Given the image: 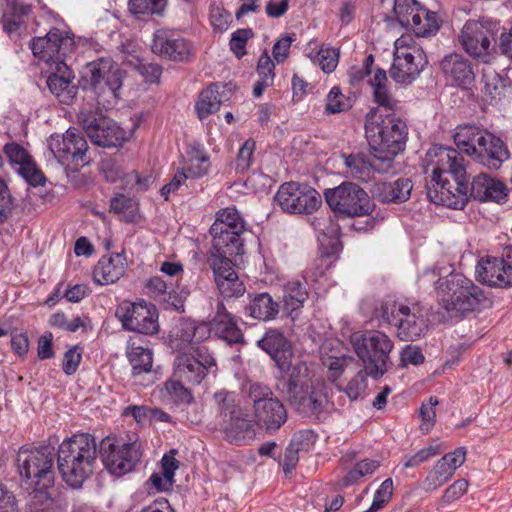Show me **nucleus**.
I'll list each match as a JSON object with an SVG mask.
<instances>
[{"label":"nucleus","instance_id":"obj_1","mask_svg":"<svg viewBox=\"0 0 512 512\" xmlns=\"http://www.w3.org/2000/svg\"><path fill=\"white\" fill-rule=\"evenodd\" d=\"M423 167L431 177L427 185L430 200L437 205L463 209L468 201L469 187L464 158L458 150L433 146L423 159Z\"/></svg>","mask_w":512,"mask_h":512},{"label":"nucleus","instance_id":"obj_2","mask_svg":"<svg viewBox=\"0 0 512 512\" xmlns=\"http://www.w3.org/2000/svg\"><path fill=\"white\" fill-rule=\"evenodd\" d=\"M395 111L386 114L370 112L365 118V135L374 158L382 171L393 168L395 157L405 149L408 129Z\"/></svg>","mask_w":512,"mask_h":512},{"label":"nucleus","instance_id":"obj_3","mask_svg":"<svg viewBox=\"0 0 512 512\" xmlns=\"http://www.w3.org/2000/svg\"><path fill=\"white\" fill-rule=\"evenodd\" d=\"M96 459L95 438L88 433L75 434L59 445L57 467L69 486L80 488L93 473Z\"/></svg>","mask_w":512,"mask_h":512},{"label":"nucleus","instance_id":"obj_4","mask_svg":"<svg viewBox=\"0 0 512 512\" xmlns=\"http://www.w3.org/2000/svg\"><path fill=\"white\" fill-rule=\"evenodd\" d=\"M375 318L396 327L397 337L402 341H415L428 330V319L423 306L418 302L385 298L374 311Z\"/></svg>","mask_w":512,"mask_h":512},{"label":"nucleus","instance_id":"obj_5","mask_svg":"<svg viewBox=\"0 0 512 512\" xmlns=\"http://www.w3.org/2000/svg\"><path fill=\"white\" fill-rule=\"evenodd\" d=\"M350 343L370 377L379 379L388 371L394 343L387 334L380 330L357 331L350 336Z\"/></svg>","mask_w":512,"mask_h":512},{"label":"nucleus","instance_id":"obj_6","mask_svg":"<svg viewBox=\"0 0 512 512\" xmlns=\"http://www.w3.org/2000/svg\"><path fill=\"white\" fill-rule=\"evenodd\" d=\"M217 420L215 427L224 432L232 444H247L255 437V427L240 407L234 393L220 391L213 396Z\"/></svg>","mask_w":512,"mask_h":512},{"label":"nucleus","instance_id":"obj_7","mask_svg":"<svg viewBox=\"0 0 512 512\" xmlns=\"http://www.w3.org/2000/svg\"><path fill=\"white\" fill-rule=\"evenodd\" d=\"M436 288L440 305L450 314L474 311L488 301L484 290L463 274H450Z\"/></svg>","mask_w":512,"mask_h":512},{"label":"nucleus","instance_id":"obj_8","mask_svg":"<svg viewBox=\"0 0 512 512\" xmlns=\"http://www.w3.org/2000/svg\"><path fill=\"white\" fill-rule=\"evenodd\" d=\"M324 197L331 210L340 217H363L371 215L375 210V204L368 193L350 181L326 189Z\"/></svg>","mask_w":512,"mask_h":512},{"label":"nucleus","instance_id":"obj_9","mask_svg":"<svg viewBox=\"0 0 512 512\" xmlns=\"http://www.w3.org/2000/svg\"><path fill=\"white\" fill-rule=\"evenodd\" d=\"M248 397L252 402L255 424L268 433H275L287 421V410L271 388L265 384L252 383Z\"/></svg>","mask_w":512,"mask_h":512},{"label":"nucleus","instance_id":"obj_10","mask_svg":"<svg viewBox=\"0 0 512 512\" xmlns=\"http://www.w3.org/2000/svg\"><path fill=\"white\" fill-rule=\"evenodd\" d=\"M54 448H21L17 455L20 476L31 486L40 489L49 487L53 482Z\"/></svg>","mask_w":512,"mask_h":512},{"label":"nucleus","instance_id":"obj_11","mask_svg":"<svg viewBox=\"0 0 512 512\" xmlns=\"http://www.w3.org/2000/svg\"><path fill=\"white\" fill-rule=\"evenodd\" d=\"M409 35H402L394 43V59L390 76L400 84H410L426 67L428 61L423 49L411 44Z\"/></svg>","mask_w":512,"mask_h":512},{"label":"nucleus","instance_id":"obj_12","mask_svg":"<svg viewBox=\"0 0 512 512\" xmlns=\"http://www.w3.org/2000/svg\"><path fill=\"white\" fill-rule=\"evenodd\" d=\"M497 32V23L468 20L458 35V41L468 55L487 63L495 48Z\"/></svg>","mask_w":512,"mask_h":512},{"label":"nucleus","instance_id":"obj_13","mask_svg":"<svg viewBox=\"0 0 512 512\" xmlns=\"http://www.w3.org/2000/svg\"><path fill=\"white\" fill-rule=\"evenodd\" d=\"M193 352H179L173 362L175 378L186 384L199 385L210 369L216 367V359L206 346L192 348Z\"/></svg>","mask_w":512,"mask_h":512},{"label":"nucleus","instance_id":"obj_14","mask_svg":"<svg viewBox=\"0 0 512 512\" xmlns=\"http://www.w3.org/2000/svg\"><path fill=\"white\" fill-rule=\"evenodd\" d=\"M116 317L128 331L145 335H154L159 331L157 308L144 300L122 302L116 309Z\"/></svg>","mask_w":512,"mask_h":512},{"label":"nucleus","instance_id":"obj_15","mask_svg":"<svg viewBox=\"0 0 512 512\" xmlns=\"http://www.w3.org/2000/svg\"><path fill=\"white\" fill-rule=\"evenodd\" d=\"M101 456L105 468L115 476L131 472L141 457L140 445L107 437L101 442Z\"/></svg>","mask_w":512,"mask_h":512},{"label":"nucleus","instance_id":"obj_16","mask_svg":"<svg viewBox=\"0 0 512 512\" xmlns=\"http://www.w3.org/2000/svg\"><path fill=\"white\" fill-rule=\"evenodd\" d=\"M83 79L89 82L91 89L100 97L116 99L122 86V72L110 59H99L86 65Z\"/></svg>","mask_w":512,"mask_h":512},{"label":"nucleus","instance_id":"obj_17","mask_svg":"<svg viewBox=\"0 0 512 512\" xmlns=\"http://www.w3.org/2000/svg\"><path fill=\"white\" fill-rule=\"evenodd\" d=\"M275 200L283 211L291 214H312L322 204L321 196L314 188L295 182L282 184Z\"/></svg>","mask_w":512,"mask_h":512},{"label":"nucleus","instance_id":"obj_18","mask_svg":"<svg viewBox=\"0 0 512 512\" xmlns=\"http://www.w3.org/2000/svg\"><path fill=\"white\" fill-rule=\"evenodd\" d=\"M79 123L93 143L103 147H116L126 140L125 131L114 121L92 111H81Z\"/></svg>","mask_w":512,"mask_h":512},{"label":"nucleus","instance_id":"obj_19","mask_svg":"<svg viewBox=\"0 0 512 512\" xmlns=\"http://www.w3.org/2000/svg\"><path fill=\"white\" fill-rule=\"evenodd\" d=\"M479 282L491 287H512V246H507L501 256L482 257L475 268Z\"/></svg>","mask_w":512,"mask_h":512},{"label":"nucleus","instance_id":"obj_20","mask_svg":"<svg viewBox=\"0 0 512 512\" xmlns=\"http://www.w3.org/2000/svg\"><path fill=\"white\" fill-rule=\"evenodd\" d=\"M48 146L62 165L72 163L78 167L85 166L89 162L86 156L87 142L75 128L68 129L63 135H52L49 138Z\"/></svg>","mask_w":512,"mask_h":512},{"label":"nucleus","instance_id":"obj_21","mask_svg":"<svg viewBox=\"0 0 512 512\" xmlns=\"http://www.w3.org/2000/svg\"><path fill=\"white\" fill-rule=\"evenodd\" d=\"M34 56L45 61L50 67L65 62V57L73 51L74 41L66 33L52 28L44 37H36L31 42Z\"/></svg>","mask_w":512,"mask_h":512},{"label":"nucleus","instance_id":"obj_22","mask_svg":"<svg viewBox=\"0 0 512 512\" xmlns=\"http://www.w3.org/2000/svg\"><path fill=\"white\" fill-rule=\"evenodd\" d=\"M152 50L174 62H188L194 55L193 43L178 31L159 29L154 33Z\"/></svg>","mask_w":512,"mask_h":512},{"label":"nucleus","instance_id":"obj_23","mask_svg":"<svg viewBox=\"0 0 512 512\" xmlns=\"http://www.w3.org/2000/svg\"><path fill=\"white\" fill-rule=\"evenodd\" d=\"M440 68L445 80L453 86L469 89L475 81L472 63L462 54L451 53L444 56Z\"/></svg>","mask_w":512,"mask_h":512},{"label":"nucleus","instance_id":"obj_24","mask_svg":"<svg viewBox=\"0 0 512 512\" xmlns=\"http://www.w3.org/2000/svg\"><path fill=\"white\" fill-rule=\"evenodd\" d=\"M284 374L280 379V390L286 396L289 402L298 393H302L304 388L310 386L318 379L314 378L312 371L304 361H296L295 363H289L285 370H281Z\"/></svg>","mask_w":512,"mask_h":512},{"label":"nucleus","instance_id":"obj_25","mask_svg":"<svg viewBox=\"0 0 512 512\" xmlns=\"http://www.w3.org/2000/svg\"><path fill=\"white\" fill-rule=\"evenodd\" d=\"M289 403L303 415L312 416L320 414L327 404L324 382L318 379L310 386H307V388H304L302 393H298Z\"/></svg>","mask_w":512,"mask_h":512},{"label":"nucleus","instance_id":"obj_26","mask_svg":"<svg viewBox=\"0 0 512 512\" xmlns=\"http://www.w3.org/2000/svg\"><path fill=\"white\" fill-rule=\"evenodd\" d=\"M289 403L303 415L312 416L320 414L327 404L324 382L318 379L310 386H307V388H304L302 393H298Z\"/></svg>","mask_w":512,"mask_h":512},{"label":"nucleus","instance_id":"obj_27","mask_svg":"<svg viewBox=\"0 0 512 512\" xmlns=\"http://www.w3.org/2000/svg\"><path fill=\"white\" fill-rule=\"evenodd\" d=\"M231 262L219 259L209 262L213 270L216 286L225 298L239 297L245 292V286L232 268Z\"/></svg>","mask_w":512,"mask_h":512},{"label":"nucleus","instance_id":"obj_28","mask_svg":"<svg viewBox=\"0 0 512 512\" xmlns=\"http://www.w3.org/2000/svg\"><path fill=\"white\" fill-rule=\"evenodd\" d=\"M211 328L208 323L182 320L171 334V347L181 351L189 345H195L209 339Z\"/></svg>","mask_w":512,"mask_h":512},{"label":"nucleus","instance_id":"obj_29","mask_svg":"<svg viewBox=\"0 0 512 512\" xmlns=\"http://www.w3.org/2000/svg\"><path fill=\"white\" fill-rule=\"evenodd\" d=\"M308 298L309 287L305 277L292 278L283 284V311L293 320L299 317V314Z\"/></svg>","mask_w":512,"mask_h":512},{"label":"nucleus","instance_id":"obj_30","mask_svg":"<svg viewBox=\"0 0 512 512\" xmlns=\"http://www.w3.org/2000/svg\"><path fill=\"white\" fill-rule=\"evenodd\" d=\"M53 71L47 79L50 92L63 104L69 105L77 94V87L72 83L74 75L66 62H59L57 66L50 67Z\"/></svg>","mask_w":512,"mask_h":512},{"label":"nucleus","instance_id":"obj_31","mask_svg":"<svg viewBox=\"0 0 512 512\" xmlns=\"http://www.w3.org/2000/svg\"><path fill=\"white\" fill-rule=\"evenodd\" d=\"M4 152L12 165L17 166V172L31 185L38 186L44 183V176L37 168L33 158L17 143L4 146Z\"/></svg>","mask_w":512,"mask_h":512},{"label":"nucleus","instance_id":"obj_32","mask_svg":"<svg viewBox=\"0 0 512 512\" xmlns=\"http://www.w3.org/2000/svg\"><path fill=\"white\" fill-rule=\"evenodd\" d=\"M257 346L265 351L280 370H285L287 361L292 357L291 343L278 329H269L257 341Z\"/></svg>","mask_w":512,"mask_h":512},{"label":"nucleus","instance_id":"obj_33","mask_svg":"<svg viewBox=\"0 0 512 512\" xmlns=\"http://www.w3.org/2000/svg\"><path fill=\"white\" fill-rule=\"evenodd\" d=\"M485 135L474 160L489 169L497 170L510 158L509 149L500 137L490 131Z\"/></svg>","mask_w":512,"mask_h":512},{"label":"nucleus","instance_id":"obj_34","mask_svg":"<svg viewBox=\"0 0 512 512\" xmlns=\"http://www.w3.org/2000/svg\"><path fill=\"white\" fill-rule=\"evenodd\" d=\"M212 236V250L209 262L214 259L231 261V258L243 254L244 244L241 235L243 232H210Z\"/></svg>","mask_w":512,"mask_h":512},{"label":"nucleus","instance_id":"obj_35","mask_svg":"<svg viewBox=\"0 0 512 512\" xmlns=\"http://www.w3.org/2000/svg\"><path fill=\"white\" fill-rule=\"evenodd\" d=\"M209 326L211 332L214 331L219 338L228 344H236L243 341V334L237 326L235 318L222 302L217 304L216 314Z\"/></svg>","mask_w":512,"mask_h":512},{"label":"nucleus","instance_id":"obj_36","mask_svg":"<svg viewBox=\"0 0 512 512\" xmlns=\"http://www.w3.org/2000/svg\"><path fill=\"white\" fill-rule=\"evenodd\" d=\"M470 196L479 201L501 202L505 200L506 186L487 174L475 176L470 186Z\"/></svg>","mask_w":512,"mask_h":512},{"label":"nucleus","instance_id":"obj_37","mask_svg":"<svg viewBox=\"0 0 512 512\" xmlns=\"http://www.w3.org/2000/svg\"><path fill=\"white\" fill-rule=\"evenodd\" d=\"M345 166L346 177L356 179L358 181L367 182L375 171L386 173L379 169L381 163L375 159V163H371L368 156L363 153L342 154Z\"/></svg>","mask_w":512,"mask_h":512},{"label":"nucleus","instance_id":"obj_38","mask_svg":"<svg viewBox=\"0 0 512 512\" xmlns=\"http://www.w3.org/2000/svg\"><path fill=\"white\" fill-rule=\"evenodd\" d=\"M126 262L123 254L103 256L93 270V279L99 285H108L119 280L125 273Z\"/></svg>","mask_w":512,"mask_h":512},{"label":"nucleus","instance_id":"obj_39","mask_svg":"<svg viewBox=\"0 0 512 512\" xmlns=\"http://www.w3.org/2000/svg\"><path fill=\"white\" fill-rule=\"evenodd\" d=\"M280 304L267 292L249 294V303L245 307L247 316L259 321H272L278 317Z\"/></svg>","mask_w":512,"mask_h":512},{"label":"nucleus","instance_id":"obj_40","mask_svg":"<svg viewBox=\"0 0 512 512\" xmlns=\"http://www.w3.org/2000/svg\"><path fill=\"white\" fill-rule=\"evenodd\" d=\"M412 188L409 178H399L393 182L376 183L373 195L383 203H403L409 199Z\"/></svg>","mask_w":512,"mask_h":512},{"label":"nucleus","instance_id":"obj_41","mask_svg":"<svg viewBox=\"0 0 512 512\" xmlns=\"http://www.w3.org/2000/svg\"><path fill=\"white\" fill-rule=\"evenodd\" d=\"M487 133V129L475 125H459L454 134V142L460 151L474 159Z\"/></svg>","mask_w":512,"mask_h":512},{"label":"nucleus","instance_id":"obj_42","mask_svg":"<svg viewBox=\"0 0 512 512\" xmlns=\"http://www.w3.org/2000/svg\"><path fill=\"white\" fill-rule=\"evenodd\" d=\"M225 90L226 86L213 83L199 94L195 109L200 120L219 110L221 103L225 100Z\"/></svg>","mask_w":512,"mask_h":512},{"label":"nucleus","instance_id":"obj_43","mask_svg":"<svg viewBox=\"0 0 512 512\" xmlns=\"http://www.w3.org/2000/svg\"><path fill=\"white\" fill-rule=\"evenodd\" d=\"M126 355L132 367L133 378L137 379L152 371L153 352L149 348L136 345L135 341L130 339L127 343Z\"/></svg>","mask_w":512,"mask_h":512},{"label":"nucleus","instance_id":"obj_44","mask_svg":"<svg viewBox=\"0 0 512 512\" xmlns=\"http://www.w3.org/2000/svg\"><path fill=\"white\" fill-rule=\"evenodd\" d=\"M184 381L174 377L166 380L163 387L159 390V397L163 403L175 405H189L194 398L191 391L184 386Z\"/></svg>","mask_w":512,"mask_h":512},{"label":"nucleus","instance_id":"obj_45","mask_svg":"<svg viewBox=\"0 0 512 512\" xmlns=\"http://www.w3.org/2000/svg\"><path fill=\"white\" fill-rule=\"evenodd\" d=\"M388 78L384 69L378 68L373 77L370 78L369 84L373 88V96L375 102L385 112L396 111L399 102L393 98L387 88Z\"/></svg>","mask_w":512,"mask_h":512},{"label":"nucleus","instance_id":"obj_46","mask_svg":"<svg viewBox=\"0 0 512 512\" xmlns=\"http://www.w3.org/2000/svg\"><path fill=\"white\" fill-rule=\"evenodd\" d=\"M246 223L235 207H226L216 213L210 232H244Z\"/></svg>","mask_w":512,"mask_h":512},{"label":"nucleus","instance_id":"obj_47","mask_svg":"<svg viewBox=\"0 0 512 512\" xmlns=\"http://www.w3.org/2000/svg\"><path fill=\"white\" fill-rule=\"evenodd\" d=\"M176 453L177 451L172 449L169 453L164 454L162 457V476L157 473H153L151 475L150 480L156 488L164 490L172 486L174 482L175 471L179 467V461L175 458Z\"/></svg>","mask_w":512,"mask_h":512},{"label":"nucleus","instance_id":"obj_48","mask_svg":"<svg viewBox=\"0 0 512 512\" xmlns=\"http://www.w3.org/2000/svg\"><path fill=\"white\" fill-rule=\"evenodd\" d=\"M209 157L206 152L199 147H192L187 152L186 166L182 167L188 178H200L208 173Z\"/></svg>","mask_w":512,"mask_h":512},{"label":"nucleus","instance_id":"obj_49","mask_svg":"<svg viewBox=\"0 0 512 512\" xmlns=\"http://www.w3.org/2000/svg\"><path fill=\"white\" fill-rule=\"evenodd\" d=\"M439 27L437 14L424 8L420 14L413 15L410 29L417 37H428L435 34Z\"/></svg>","mask_w":512,"mask_h":512},{"label":"nucleus","instance_id":"obj_50","mask_svg":"<svg viewBox=\"0 0 512 512\" xmlns=\"http://www.w3.org/2000/svg\"><path fill=\"white\" fill-rule=\"evenodd\" d=\"M167 0H129L128 9L137 19L144 20L149 16L162 15Z\"/></svg>","mask_w":512,"mask_h":512},{"label":"nucleus","instance_id":"obj_51","mask_svg":"<svg viewBox=\"0 0 512 512\" xmlns=\"http://www.w3.org/2000/svg\"><path fill=\"white\" fill-rule=\"evenodd\" d=\"M138 202L132 197L124 194H117L110 201V211L117 215H121L125 222H134L138 216Z\"/></svg>","mask_w":512,"mask_h":512},{"label":"nucleus","instance_id":"obj_52","mask_svg":"<svg viewBox=\"0 0 512 512\" xmlns=\"http://www.w3.org/2000/svg\"><path fill=\"white\" fill-rule=\"evenodd\" d=\"M482 82L484 87L482 94L485 101L492 103L500 99L503 94L505 84L502 77L494 70L488 69L483 72Z\"/></svg>","mask_w":512,"mask_h":512},{"label":"nucleus","instance_id":"obj_53","mask_svg":"<svg viewBox=\"0 0 512 512\" xmlns=\"http://www.w3.org/2000/svg\"><path fill=\"white\" fill-rule=\"evenodd\" d=\"M453 475L451 469H447L443 463L437 461L423 480L422 487L425 491H435L447 483Z\"/></svg>","mask_w":512,"mask_h":512},{"label":"nucleus","instance_id":"obj_54","mask_svg":"<svg viewBox=\"0 0 512 512\" xmlns=\"http://www.w3.org/2000/svg\"><path fill=\"white\" fill-rule=\"evenodd\" d=\"M424 8L416 0H395L394 13L399 23L407 28L413 24V15L420 14Z\"/></svg>","mask_w":512,"mask_h":512},{"label":"nucleus","instance_id":"obj_55","mask_svg":"<svg viewBox=\"0 0 512 512\" xmlns=\"http://www.w3.org/2000/svg\"><path fill=\"white\" fill-rule=\"evenodd\" d=\"M379 467V462L373 459H364L355 464V466L348 471L342 480L344 486H350L356 483L362 477L371 475Z\"/></svg>","mask_w":512,"mask_h":512},{"label":"nucleus","instance_id":"obj_56","mask_svg":"<svg viewBox=\"0 0 512 512\" xmlns=\"http://www.w3.org/2000/svg\"><path fill=\"white\" fill-rule=\"evenodd\" d=\"M304 434L299 433L293 436L291 442L285 450L283 460V471L285 474L291 473L299 461V452L303 450Z\"/></svg>","mask_w":512,"mask_h":512},{"label":"nucleus","instance_id":"obj_57","mask_svg":"<svg viewBox=\"0 0 512 512\" xmlns=\"http://www.w3.org/2000/svg\"><path fill=\"white\" fill-rule=\"evenodd\" d=\"M442 446L439 443L430 444L427 447H424L417 451L414 455L405 456L403 458V467L413 468L417 467L420 464L427 462L431 458L437 456L442 451Z\"/></svg>","mask_w":512,"mask_h":512},{"label":"nucleus","instance_id":"obj_58","mask_svg":"<svg viewBox=\"0 0 512 512\" xmlns=\"http://www.w3.org/2000/svg\"><path fill=\"white\" fill-rule=\"evenodd\" d=\"M367 376H369V373L366 371V368L363 367V369L359 370L348 382L344 392L350 400L354 401L361 397L367 387Z\"/></svg>","mask_w":512,"mask_h":512},{"label":"nucleus","instance_id":"obj_59","mask_svg":"<svg viewBox=\"0 0 512 512\" xmlns=\"http://www.w3.org/2000/svg\"><path fill=\"white\" fill-rule=\"evenodd\" d=\"M349 109L346 97L342 94L339 87L334 86L329 91L326 98L325 111L328 114L341 113Z\"/></svg>","mask_w":512,"mask_h":512},{"label":"nucleus","instance_id":"obj_60","mask_svg":"<svg viewBox=\"0 0 512 512\" xmlns=\"http://www.w3.org/2000/svg\"><path fill=\"white\" fill-rule=\"evenodd\" d=\"M437 397H430L428 403H423L420 408V416L422 423L420 429L425 434L428 433L435 423L436 410L435 407L438 405Z\"/></svg>","mask_w":512,"mask_h":512},{"label":"nucleus","instance_id":"obj_61","mask_svg":"<svg viewBox=\"0 0 512 512\" xmlns=\"http://www.w3.org/2000/svg\"><path fill=\"white\" fill-rule=\"evenodd\" d=\"M255 146V141L253 139H248L240 147L236 158V169L238 171L244 172L250 168Z\"/></svg>","mask_w":512,"mask_h":512},{"label":"nucleus","instance_id":"obj_62","mask_svg":"<svg viewBox=\"0 0 512 512\" xmlns=\"http://www.w3.org/2000/svg\"><path fill=\"white\" fill-rule=\"evenodd\" d=\"M469 483L466 479H458L446 488L441 498L443 505L451 504L460 499L468 490Z\"/></svg>","mask_w":512,"mask_h":512},{"label":"nucleus","instance_id":"obj_63","mask_svg":"<svg viewBox=\"0 0 512 512\" xmlns=\"http://www.w3.org/2000/svg\"><path fill=\"white\" fill-rule=\"evenodd\" d=\"M338 56L336 49L322 46L317 55L321 69L326 73L334 71L338 64Z\"/></svg>","mask_w":512,"mask_h":512},{"label":"nucleus","instance_id":"obj_64","mask_svg":"<svg viewBox=\"0 0 512 512\" xmlns=\"http://www.w3.org/2000/svg\"><path fill=\"white\" fill-rule=\"evenodd\" d=\"M154 182V177L151 173L141 176L136 171L126 173L124 177V186L133 188L137 191H146Z\"/></svg>","mask_w":512,"mask_h":512}]
</instances>
